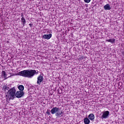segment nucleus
<instances>
[{
	"label": "nucleus",
	"instance_id": "nucleus-1",
	"mask_svg": "<svg viewBox=\"0 0 124 124\" xmlns=\"http://www.w3.org/2000/svg\"><path fill=\"white\" fill-rule=\"evenodd\" d=\"M37 73H38V72H37L35 70L28 69L19 72L18 74L20 76H22V77L31 78H32V77H33L35 74H37Z\"/></svg>",
	"mask_w": 124,
	"mask_h": 124
},
{
	"label": "nucleus",
	"instance_id": "nucleus-2",
	"mask_svg": "<svg viewBox=\"0 0 124 124\" xmlns=\"http://www.w3.org/2000/svg\"><path fill=\"white\" fill-rule=\"evenodd\" d=\"M16 94V89H15V87H13L8 91L6 96V97H8V98L13 100V99L15 98Z\"/></svg>",
	"mask_w": 124,
	"mask_h": 124
},
{
	"label": "nucleus",
	"instance_id": "nucleus-3",
	"mask_svg": "<svg viewBox=\"0 0 124 124\" xmlns=\"http://www.w3.org/2000/svg\"><path fill=\"white\" fill-rule=\"evenodd\" d=\"M61 108H57L56 107H54L52 108V109L50 110V112L52 115H54V114H55V116L56 117H62V114H63V111H60Z\"/></svg>",
	"mask_w": 124,
	"mask_h": 124
},
{
	"label": "nucleus",
	"instance_id": "nucleus-4",
	"mask_svg": "<svg viewBox=\"0 0 124 124\" xmlns=\"http://www.w3.org/2000/svg\"><path fill=\"white\" fill-rule=\"evenodd\" d=\"M25 94V93L23 91H17L16 93V96L15 98H21V97H22V96H24V95Z\"/></svg>",
	"mask_w": 124,
	"mask_h": 124
},
{
	"label": "nucleus",
	"instance_id": "nucleus-5",
	"mask_svg": "<svg viewBox=\"0 0 124 124\" xmlns=\"http://www.w3.org/2000/svg\"><path fill=\"white\" fill-rule=\"evenodd\" d=\"M102 114H103L102 115L101 119H108L110 112H109L108 110H107L103 112Z\"/></svg>",
	"mask_w": 124,
	"mask_h": 124
},
{
	"label": "nucleus",
	"instance_id": "nucleus-6",
	"mask_svg": "<svg viewBox=\"0 0 124 124\" xmlns=\"http://www.w3.org/2000/svg\"><path fill=\"white\" fill-rule=\"evenodd\" d=\"M43 81V77L42 76H39L37 78V84L40 85L41 83Z\"/></svg>",
	"mask_w": 124,
	"mask_h": 124
},
{
	"label": "nucleus",
	"instance_id": "nucleus-7",
	"mask_svg": "<svg viewBox=\"0 0 124 124\" xmlns=\"http://www.w3.org/2000/svg\"><path fill=\"white\" fill-rule=\"evenodd\" d=\"M52 37V34H44L43 35V38L44 39H47V40L50 39Z\"/></svg>",
	"mask_w": 124,
	"mask_h": 124
},
{
	"label": "nucleus",
	"instance_id": "nucleus-8",
	"mask_svg": "<svg viewBox=\"0 0 124 124\" xmlns=\"http://www.w3.org/2000/svg\"><path fill=\"white\" fill-rule=\"evenodd\" d=\"M88 118L92 122H93L94 121V115L93 113L90 114L88 115Z\"/></svg>",
	"mask_w": 124,
	"mask_h": 124
},
{
	"label": "nucleus",
	"instance_id": "nucleus-9",
	"mask_svg": "<svg viewBox=\"0 0 124 124\" xmlns=\"http://www.w3.org/2000/svg\"><path fill=\"white\" fill-rule=\"evenodd\" d=\"M104 8L105 10H110L111 7L109 4H107L104 6Z\"/></svg>",
	"mask_w": 124,
	"mask_h": 124
},
{
	"label": "nucleus",
	"instance_id": "nucleus-10",
	"mask_svg": "<svg viewBox=\"0 0 124 124\" xmlns=\"http://www.w3.org/2000/svg\"><path fill=\"white\" fill-rule=\"evenodd\" d=\"M84 123L85 124H90V123H91V121H90V119L88 118H85L84 119Z\"/></svg>",
	"mask_w": 124,
	"mask_h": 124
},
{
	"label": "nucleus",
	"instance_id": "nucleus-11",
	"mask_svg": "<svg viewBox=\"0 0 124 124\" xmlns=\"http://www.w3.org/2000/svg\"><path fill=\"white\" fill-rule=\"evenodd\" d=\"M106 41L107 42H110V43H115V42L116 41V39L114 38H111L109 39L106 40Z\"/></svg>",
	"mask_w": 124,
	"mask_h": 124
},
{
	"label": "nucleus",
	"instance_id": "nucleus-12",
	"mask_svg": "<svg viewBox=\"0 0 124 124\" xmlns=\"http://www.w3.org/2000/svg\"><path fill=\"white\" fill-rule=\"evenodd\" d=\"M1 75H2V76H3L5 80H6V79H7V78L6 77V72H5L4 71H2Z\"/></svg>",
	"mask_w": 124,
	"mask_h": 124
},
{
	"label": "nucleus",
	"instance_id": "nucleus-13",
	"mask_svg": "<svg viewBox=\"0 0 124 124\" xmlns=\"http://www.w3.org/2000/svg\"><path fill=\"white\" fill-rule=\"evenodd\" d=\"M21 22L23 24V27L25 26V24H26V19H25V17H22L21 18Z\"/></svg>",
	"mask_w": 124,
	"mask_h": 124
},
{
	"label": "nucleus",
	"instance_id": "nucleus-14",
	"mask_svg": "<svg viewBox=\"0 0 124 124\" xmlns=\"http://www.w3.org/2000/svg\"><path fill=\"white\" fill-rule=\"evenodd\" d=\"M18 88L19 91L21 92H23V91H24V86L20 85L18 87Z\"/></svg>",
	"mask_w": 124,
	"mask_h": 124
},
{
	"label": "nucleus",
	"instance_id": "nucleus-15",
	"mask_svg": "<svg viewBox=\"0 0 124 124\" xmlns=\"http://www.w3.org/2000/svg\"><path fill=\"white\" fill-rule=\"evenodd\" d=\"M4 90L5 92H6V91H9V90H10V89H9V87L5 86H4Z\"/></svg>",
	"mask_w": 124,
	"mask_h": 124
},
{
	"label": "nucleus",
	"instance_id": "nucleus-16",
	"mask_svg": "<svg viewBox=\"0 0 124 124\" xmlns=\"http://www.w3.org/2000/svg\"><path fill=\"white\" fill-rule=\"evenodd\" d=\"M50 112H51V110L50 109H47V111L46 112V115H51V113H50Z\"/></svg>",
	"mask_w": 124,
	"mask_h": 124
},
{
	"label": "nucleus",
	"instance_id": "nucleus-17",
	"mask_svg": "<svg viewBox=\"0 0 124 124\" xmlns=\"http://www.w3.org/2000/svg\"><path fill=\"white\" fill-rule=\"evenodd\" d=\"M85 2H86V3H89L91 1V0H84Z\"/></svg>",
	"mask_w": 124,
	"mask_h": 124
},
{
	"label": "nucleus",
	"instance_id": "nucleus-18",
	"mask_svg": "<svg viewBox=\"0 0 124 124\" xmlns=\"http://www.w3.org/2000/svg\"><path fill=\"white\" fill-rule=\"evenodd\" d=\"M29 26L31 27V26H32V24H29Z\"/></svg>",
	"mask_w": 124,
	"mask_h": 124
},
{
	"label": "nucleus",
	"instance_id": "nucleus-19",
	"mask_svg": "<svg viewBox=\"0 0 124 124\" xmlns=\"http://www.w3.org/2000/svg\"><path fill=\"white\" fill-rule=\"evenodd\" d=\"M122 55H124V51L122 52Z\"/></svg>",
	"mask_w": 124,
	"mask_h": 124
},
{
	"label": "nucleus",
	"instance_id": "nucleus-20",
	"mask_svg": "<svg viewBox=\"0 0 124 124\" xmlns=\"http://www.w3.org/2000/svg\"><path fill=\"white\" fill-rule=\"evenodd\" d=\"M58 93H61L60 92V91H59V90H58Z\"/></svg>",
	"mask_w": 124,
	"mask_h": 124
}]
</instances>
